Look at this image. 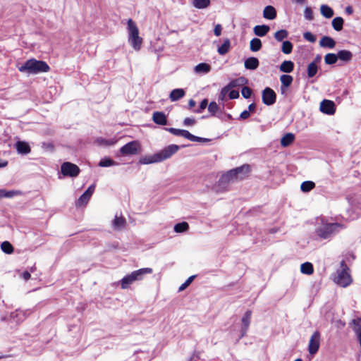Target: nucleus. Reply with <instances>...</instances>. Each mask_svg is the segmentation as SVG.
Instances as JSON below:
<instances>
[{"label":"nucleus","instance_id":"nucleus-1","mask_svg":"<svg viewBox=\"0 0 361 361\" xmlns=\"http://www.w3.org/2000/svg\"><path fill=\"white\" fill-rule=\"evenodd\" d=\"M343 228L338 223L329 221L327 219L321 217L316 221L315 234L322 240H327L332 238Z\"/></svg>","mask_w":361,"mask_h":361},{"label":"nucleus","instance_id":"nucleus-2","mask_svg":"<svg viewBox=\"0 0 361 361\" xmlns=\"http://www.w3.org/2000/svg\"><path fill=\"white\" fill-rule=\"evenodd\" d=\"M20 72L28 74H37L39 73H46L49 71L47 63L42 61H37L32 59L27 60L23 65L18 68Z\"/></svg>","mask_w":361,"mask_h":361},{"label":"nucleus","instance_id":"nucleus-3","mask_svg":"<svg viewBox=\"0 0 361 361\" xmlns=\"http://www.w3.org/2000/svg\"><path fill=\"white\" fill-rule=\"evenodd\" d=\"M128 42L135 50H140L142 46V39L139 36L138 27L132 19L128 20Z\"/></svg>","mask_w":361,"mask_h":361},{"label":"nucleus","instance_id":"nucleus-4","mask_svg":"<svg viewBox=\"0 0 361 361\" xmlns=\"http://www.w3.org/2000/svg\"><path fill=\"white\" fill-rule=\"evenodd\" d=\"M334 281L343 288L348 286L353 281L349 269L343 261L341 263V269L336 271Z\"/></svg>","mask_w":361,"mask_h":361},{"label":"nucleus","instance_id":"nucleus-5","mask_svg":"<svg viewBox=\"0 0 361 361\" xmlns=\"http://www.w3.org/2000/svg\"><path fill=\"white\" fill-rule=\"evenodd\" d=\"M180 147L177 145L172 144L168 145L167 147L156 153L157 157L159 159L158 161H159V162H162L164 160L171 158L178 151Z\"/></svg>","mask_w":361,"mask_h":361},{"label":"nucleus","instance_id":"nucleus-6","mask_svg":"<svg viewBox=\"0 0 361 361\" xmlns=\"http://www.w3.org/2000/svg\"><path fill=\"white\" fill-rule=\"evenodd\" d=\"M140 145L137 141H132L120 149V153L123 156L133 155L139 153Z\"/></svg>","mask_w":361,"mask_h":361},{"label":"nucleus","instance_id":"nucleus-7","mask_svg":"<svg viewBox=\"0 0 361 361\" xmlns=\"http://www.w3.org/2000/svg\"><path fill=\"white\" fill-rule=\"evenodd\" d=\"M61 171L65 176L75 177L80 173L79 167L71 162H64L61 166Z\"/></svg>","mask_w":361,"mask_h":361},{"label":"nucleus","instance_id":"nucleus-8","mask_svg":"<svg viewBox=\"0 0 361 361\" xmlns=\"http://www.w3.org/2000/svg\"><path fill=\"white\" fill-rule=\"evenodd\" d=\"M247 82V80L245 77H243V76L231 80L225 87H224L222 89L221 92L220 99L221 100H223L226 93L228 90H230L234 87L243 86Z\"/></svg>","mask_w":361,"mask_h":361},{"label":"nucleus","instance_id":"nucleus-9","mask_svg":"<svg viewBox=\"0 0 361 361\" xmlns=\"http://www.w3.org/2000/svg\"><path fill=\"white\" fill-rule=\"evenodd\" d=\"M320 345V333L318 331L312 335L308 345V351L311 355L317 353Z\"/></svg>","mask_w":361,"mask_h":361},{"label":"nucleus","instance_id":"nucleus-10","mask_svg":"<svg viewBox=\"0 0 361 361\" xmlns=\"http://www.w3.org/2000/svg\"><path fill=\"white\" fill-rule=\"evenodd\" d=\"M262 102L264 104L270 106L276 102V94L270 87H266L262 94Z\"/></svg>","mask_w":361,"mask_h":361},{"label":"nucleus","instance_id":"nucleus-11","mask_svg":"<svg viewBox=\"0 0 361 361\" xmlns=\"http://www.w3.org/2000/svg\"><path fill=\"white\" fill-rule=\"evenodd\" d=\"M251 315H252L251 311L247 310L245 313V314L243 315V317L242 318V320H241L242 326H241V329H240V338H242L243 337H244L247 334V331L249 329L250 322H251Z\"/></svg>","mask_w":361,"mask_h":361},{"label":"nucleus","instance_id":"nucleus-12","mask_svg":"<svg viewBox=\"0 0 361 361\" xmlns=\"http://www.w3.org/2000/svg\"><path fill=\"white\" fill-rule=\"evenodd\" d=\"M335 110V104L331 100L324 99L320 104V111L326 114L332 115Z\"/></svg>","mask_w":361,"mask_h":361},{"label":"nucleus","instance_id":"nucleus-13","mask_svg":"<svg viewBox=\"0 0 361 361\" xmlns=\"http://www.w3.org/2000/svg\"><path fill=\"white\" fill-rule=\"evenodd\" d=\"M94 190V185H90L87 188V190L78 200V201L76 202L77 206L80 207V206L85 205L88 202L92 195L93 194Z\"/></svg>","mask_w":361,"mask_h":361},{"label":"nucleus","instance_id":"nucleus-14","mask_svg":"<svg viewBox=\"0 0 361 361\" xmlns=\"http://www.w3.org/2000/svg\"><path fill=\"white\" fill-rule=\"evenodd\" d=\"M235 179L242 180L245 178L250 172V166L248 164L243 165L240 167H237L233 169Z\"/></svg>","mask_w":361,"mask_h":361},{"label":"nucleus","instance_id":"nucleus-15","mask_svg":"<svg viewBox=\"0 0 361 361\" xmlns=\"http://www.w3.org/2000/svg\"><path fill=\"white\" fill-rule=\"evenodd\" d=\"M135 281H137L136 277L134 275L133 272H131L130 274L126 275L123 277L120 283L122 289H127L129 286L133 283Z\"/></svg>","mask_w":361,"mask_h":361},{"label":"nucleus","instance_id":"nucleus-16","mask_svg":"<svg viewBox=\"0 0 361 361\" xmlns=\"http://www.w3.org/2000/svg\"><path fill=\"white\" fill-rule=\"evenodd\" d=\"M350 326L356 334L361 346V319L359 318L353 319L350 323Z\"/></svg>","mask_w":361,"mask_h":361},{"label":"nucleus","instance_id":"nucleus-17","mask_svg":"<svg viewBox=\"0 0 361 361\" xmlns=\"http://www.w3.org/2000/svg\"><path fill=\"white\" fill-rule=\"evenodd\" d=\"M26 317V313L22 310H16L11 314V319L13 322L18 324L23 322Z\"/></svg>","mask_w":361,"mask_h":361},{"label":"nucleus","instance_id":"nucleus-18","mask_svg":"<svg viewBox=\"0 0 361 361\" xmlns=\"http://www.w3.org/2000/svg\"><path fill=\"white\" fill-rule=\"evenodd\" d=\"M319 45L322 47L333 49L336 46V42L333 38L330 37L324 36L319 41Z\"/></svg>","mask_w":361,"mask_h":361},{"label":"nucleus","instance_id":"nucleus-19","mask_svg":"<svg viewBox=\"0 0 361 361\" xmlns=\"http://www.w3.org/2000/svg\"><path fill=\"white\" fill-rule=\"evenodd\" d=\"M158 159H159L157 157V154L155 153L154 154L142 157L139 160V163L140 164H151L154 163H159V161H158Z\"/></svg>","mask_w":361,"mask_h":361},{"label":"nucleus","instance_id":"nucleus-20","mask_svg":"<svg viewBox=\"0 0 361 361\" xmlns=\"http://www.w3.org/2000/svg\"><path fill=\"white\" fill-rule=\"evenodd\" d=\"M263 17L268 20H274L276 17V11L272 6H267L263 11Z\"/></svg>","mask_w":361,"mask_h":361},{"label":"nucleus","instance_id":"nucleus-21","mask_svg":"<svg viewBox=\"0 0 361 361\" xmlns=\"http://www.w3.org/2000/svg\"><path fill=\"white\" fill-rule=\"evenodd\" d=\"M235 180H237V179H235V176L234 175L233 169H231L226 173L221 176L219 179V183L226 184Z\"/></svg>","mask_w":361,"mask_h":361},{"label":"nucleus","instance_id":"nucleus-22","mask_svg":"<svg viewBox=\"0 0 361 361\" xmlns=\"http://www.w3.org/2000/svg\"><path fill=\"white\" fill-rule=\"evenodd\" d=\"M153 121L159 125H166L167 120L165 114L163 112L156 111L152 116Z\"/></svg>","mask_w":361,"mask_h":361},{"label":"nucleus","instance_id":"nucleus-23","mask_svg":"<svg viewBox=\"0 0 361 361\" xmlns=\"http://www.w3.org/2000/svg\"><path fill=\"white\" fill-rule=\"evenodd\" d=\"M280 80L282 84L281 87V92L283 94L286 91V88L291 85L293 82V77L289 75H282L280 77Z\"/></svg>","mask_w":361,"mask_h":361},{"label":"nucleus","instance_id":"nucleus-24","mask_svg":"<svg viewBox=\"0 0 361 361\" xmlns=\"http://www.w3.org/2000/svg\"><path fill=\"white\" fill-rule=\"evenodd\" d=\"M16 147L19 154H26L30 152V147L25 142L18 141L16 143Z\"/></svg>","mask_w":361,"mask_h":361},{"label":"nucleus","instance_id":"nucleus-25","mask_svg":"<svg viewBox=\"0 0 361 361\" xmlns=\"http://www.w3.org/2000/svg\"><path fill=\"white\" fill-rule=\"evenodd\" d=\"M211 71V66L208 63H201L194 68V71L197 74H207Z\"/></svg>","mask_w":361,"mask_h":361},{"label":"nucleus","instance_id":"nucleus-26","mask_svg":"<svg viewBox=\"0 0 361 361\" xmlns=\"http://www.w3.org/2000/svg\"><path fill=\"white\" fill-rule=\"evenodd\" d=\"M244 64L246 69L255 70L259 66V60L255 57H250L245 61Z\"/></svg>","mask_w":361,"mask_h":361},{"label":"nucleus","instance_id":"nucleus-27","mask_svg":"<svg viewBox=\"0 0 361 361\" xmlns=\"http://www.w3.org/2000/svg\"><path fill=\"white\" fill-rule=\"evenodd\" d=\"M136 277L137 281H141L143 279L145 275L150 274L153 272L152 268H142L136 271H133Z\"/></svg>","mask_w":361,"mask_h":361},{"label":"nucleus","instance_id":"nucleus-28","mask_svg":"<svg viewBox=\"0 0 361 361\" xmlns=\"http://www.w3.org/2000/svg\"><path fill=\"white\" fill-rule=\"evenodd\" d=\"M270 27L266 25H256L253 30L254 33L258 37L265 36L269 31Z\"/></svg>","mask_w":361,"mask_h":361},{"label":"nucleus","instance_id":"nucleus-29","mask_svg":"<svg viewBox=\"0 0 361 361\" xmlns=\"http://www.w3.org/2000/svg\"><path fill=\"white\" fill-rule=\"evenodd\" d=\"M337 57L344 62H349L352 60L353 54L348 50H341L337 53Z\"/></svg>","mask_w":361,"mask_h":361},{"label":"nucleus","instance_id":"nucleus-30","mask_svg":"<svg viewBox=\"0 0 361 361\" xmlns=\"http://www.w3.org/2000/svg\"><path fill=\"white\" fill-rule=\"evenodd\" d=\"M185 95V91L183 89H175L170 93L169 98L172 102L177 101Z\"/></svg>","mask_w":361,"mask_h":361},{"label":"nucleus","instance_id":"nucleus-31","mask_svg":"<svg viewBox=\"0 0 361 361\" xmlns=\"http://www.w3.org/2000/svg\"><path fill=\"white\" fill-rule=\"evenodd\" d=\"M182 137L187 138L189 140L192 141V142H205V141L208 140L206 138H202V137L195 136V135L191 134L189 131H188L186 130H183Z\"/></svg>","mask_w":361,"mask_h":361},{"label":"nucleus","instance_id":"nucleus-32","mask_svg":"<svg viewBox=\"0 0 361 361\" xmlns=\"http://www.w3.org/2000/svg\"><path fill=\"white\" fill-rule=\"evenodd\" d=\"M294 139H295V135L293 133H286L281 139V146L286 147L289 146L294 141Z\"/></svg>","mask_w":361,"mask_h":361},{"label":"nucleus","instance_id":"nucleus-33","mask_svg":"<svg viewBox=\"0 0 361 361\" xmlns=\"http://www.w3.org/2000/svg\"><path fill=\"white\" fill-rule=\"evenodd\" d=\"M126 221L123 216H115L113 221V226L116 230H120L125 227Z\"/></svg>","mask_w":361,"mask_h":361},{"label":"nucleus","instance_id":"nucleus-34","mask_svg":"<svg viewBox=\"0 0 361 361\" xmlns=\"http://www.w3.org/2000/svg\"><path fill=\"white\" fill-rule=\"evenodd\" d=\"M320 13L326 18H331L334 16L333 9L326 4H322L320 6Z\"/></svg>","mask_w":361,"mask_h":361},{"label":"nucleus","instance_id":"nucleus-35","mask_svg":"<svg viewBox=\"0 0 361 361\" xmlns=\"http://www.w3.org/2000/svg\"><path fill=\"white\" fill-rule=\"evenodd\" d=\"M293 68L294 63L291 61H284L280 66V71L284 73H290Z\"/></svg>","mask_w":361,"mask_h":361},{"label":"nucleus","instance_id":"nucleus-36","mask_svg":"<svg viewBox=\"0 0 361 361\" xmlns=\"http://www.w3.org/2000/svg\"><path fill=\"white\" fill-rule=\"evenodd\" d=\"M192 5L198 9H204L210 5V0H192Z\"/></svg>","mask_w":361,"mask_h":361},{"label":"nucleus","instance_id":"nucleus-37","mask_svg":"<svg viewBox=\"0 0 361 361\" xmlns=\"http://www.w3.org/2000/svg\"><path fill=\"white\" fill-rule=\"evenodd\" d=\"M21 192L18 190H6L4 189L0 190V199L2 197L11 198L14 196L20 195Z\"/></svg>","mask_w":361,"mask_h":361},{"label":"nucleus","instance_id":"nucleus-38","mask_svg":"<svg viewBox=\"0 0 361 361\" xmlns=\"http://www.w3.org/2000/svg\"><path fill=\"white\" fill-rule=\"evenodd\" d=\"M231 47V42L228 39H226L224 43L218 48V53L220 55H225L228 52Z\"/></svg>","mask_w":361,"mask_h":361},{"label":"nucleus","instance_id":"nucleus-39","mask_svg":"<svg viewBox=\"0 0 361 361\" xmlns=\"http://www.w3.org/2000/svg\"><path fill=\"white\" fill-rule=\"evenodd\" d=\"M300 271L307 275H310L313 273V265L310 262H305L300 266Z\"/></svg>","mask_w":361,"mask_h":361},{"label":"nucleus","instance_id":"nucleus-40","mask_svg":"<svg viewBox=\"0 0 361 361\" xmlns=\"http://www.w3.org/2000/svg\"><path fill=\"white\" fill-rule=\"evenodd\" d=\"M262 48V42L258 38H253L250 42V49L252 51H257Z\"/></svg>","mask_w":361,"mask_h":361},{"label":"nucleus","instance_id":"nucleus-41","mask_svg":"<svg viewBox=\"0 0 361 361\" xmlns=\"http://www.w3.org/2000/svg\"><path fill=\"white\" fill-rule=\"evenodd\" d=\"M343 19L341 17H336L332 20V26L336 31H341L343 29Z\"/></svg>","mask_w":361,"mask_h":361},{"label":"nucleus","instance_id":"nucleus-42","mask_svg":"<svg viewBox=\"0 0 361 361\" xmlns=\"http://www.w3.org/2000/svg\"><path fill=\"white\" fill-rule=\"evenodd\" d=\"M338 61L337 54L329 53L324 56V62L327 65H333Z\"/></svg>","mask_w":361,"mask_h":361},{"label":"nucleus","instance_id":"nucleus-43","mask_svg":"<svg viewBox=\"0 0 361 361\" xmlns=\"http://www.w3.org/2000/svg\"><path fill=\"white\" fill-rule=\"evenodd\" d=\"M318 67L315 62L310 63L307 66V75L309 78L314 77L317 73Z\"/></svg>","mask_w":361,"mask_h":361},{"label":"nucleus","instance_id":"nucleus-44","mask_svg":"<svg viewBox=\"0 0 361 361\" xmlns=\"http://www.w3.org/2000/svg\"><path fill=\"white\" fill-rule=\"evenodd\" d=\"M315 187V183L312 181H304L300 185V189L302 192H310Z\"/></svg>","mask_w":361,"mask_h":361},{"label":"nucleus","instance_id":"nucleus-45","mask_svg":"<svg viewBox=\"0 0 361 361\" xmlns=\"http://www.w3.org/2000/svg\"><path fill=\"white\" fill-rule=\"evenodd\" d=\"M288 35V32L286 30H280L274 33V38L279 41L281 42L284 39L287 38Z\"/></svg>","mask_w":361,"mask_h":361},{"label":"nucleus","instance_id":"nucleus-46","mask_svg":"<svg viewBox=\"0 0 361 361\" xmlns=\"http://www.w3.org/2000/svg\"><path fill=\"white\" fill-rule=\"evenodd\" d=\"M189 228V225L187 222H181L175 225L174 231L176 233H182L186 231Z\"/></svg>","mask_w":361,"mask_h":361},{"label":"nucleus","instance_id":"nucleus-47","mask_svg":"<svg viewBox=\"0 0 361 361\" xmlns=\"http://www.w3.org/2000/svg\"><path fill=\"white\" fill-rule=\"evenodd\" d=\"M118 164L109 158H104L100 160L99 166L101 167H108L111 166H116Z\"/></svg>","mask_w":361,"mask_h":361},{"label":"nucleus","instance_id":"nucleus-48","mask_svg":"<svg viewBox=\"0 0 361 361\" xmlns=\"http://www.w3.org/2000/svg\"><path fill=\"white\" fill-rule=\"evenodd\" d=\"M1 248L2 251L6 254H11L13 252L12 245L8 241L3 242L1 245Z\"/></svg>","mask_w":361,"mask_h":361},{"label":"nucleus","instance_id":"nucleus-49","mask_svg":"<svg viewBox=\"0 0 361 361\" xmlns=\"http://www.w3.org/2000/svg\"><path fill=\"white\" fill-rule=\"evenodd\" d=\"M293 50V44L289 41H284L282 44L281 51L286 54L291 53Z\"/></svg>","mask_w":361,"mask_h":361},{"label":"nucleus","instance_id":"nucleus-50","mask_svg":"<svg viewBox=\"0 0 361 361\" xmlns=\"http://www.w3.org/2000/svg\"><path fill=\"white\" fill-rule=\"evenodd\" d=\"M195 276H190L178 288V291H183L185 290L194 280Z\"/></svg>","mask_w":361,"mask_h":361},{"label":"nucleus","instance_id":"nucleus-51","mask_svg":"<svg viewBox=\"0 0 361 361\" xmlns=\"http://www.w3.org/2000/svg\"><path fill=\"white\" fill-rule=\"evenodd\" d=\"M219 109V106L215 102H212L208 106V110L212 115H214Z\"/></svg>","mask_w":361,"mask_h":361},{"label":"nucleus","instance_id":"nucleus-52","mask_svg":"<svg viewBox=\"0 0 361 361\" xmlns=\"http://www.w3.org/2000/svg\"><path fill=\"white\" fill-rule=\"evenodd\" d=\"M241 93L244 98L248 99L252 95V91L249 87L245 86L242 88Z\"/></svg>","mask_w":361,"mask_h":361},{"label":"nucleus","instance_id":"nucleus-53","mask_svg":"<svg viewBox=\"0 0 361 361\" xmlns=\"http://www.w3.org/2000/svg\"><path fill=\"white\" fill-rule=\"evenodd\" d=\"M303 37L305 40L314 43L316 42V37L310 32H306L303 34Z\"/></svg>","mask_w":361,"mask_h":361},{"label":"nucleus","instance_id":"nucleus-54","mask_svg":"<svg viewBox=\"0 0 361 361\" xmlns=\"http://www.w3.org/2000/svg\"><path fill=\"white\" fill-rule=\"evenodd\" d=\"M97 142L99 145H113L116 143V141L113 140H104L102 138H98Z\"/></svg>","mask_w":361,"mask_h":361},{"label":"nucleus","instance_id":"nucleus-55","mask_svg":"<svg viewBox=\"0 0 361 361\" xmlns=\"http://www.w3.org/2000/svg\"><path fill=\"white\" fill-rule=\"evenodd\" d=\"M304 16H305V19H307L308 20H313V18H314L313 12L310 7L305 8V9L304 11Z\"/></svg>","mask_w":361,"mask_h":361},{"label":"nucleus","instance_id":"nucleus-56","mask_svg":"<svg viewBox=\"0 0 361 361\" xmlns=\"http://www.w3.org/2000/svg\"><path fill=\"white\" fill-rule=\"evenodd\" d=\"M207 105L208 100L207 99H204L201 102L199 108L197 110H195L194 111L198 114L202 113V111L207 106Z\"/></svg>","mask_w":361,"mask_h":361},{"label":"nucleus","instance_id":"nucleus-57","mask_svg":"<svg viewBox=\"0 0 361 361\" xmlns=\"http://www.w3.org/2000/svg\"><path fill=\"white\" fill-rule=\"evenodd\" d=\"M166 130H168L169 132H170L171 133H172L174 135L181 136V137H182V134L183 132V130H182V129H176V128H166Z\"/></svg>","mask_w":361,"mask_h":361},{"label":"nucleus","instance_id":"nucleus-58","mask_svg":"<svg viewBox=\"0 0 361 361\" xmlns=\"http://www.w3.org/2000/svg\"><path fill=\"white\" fill-rule=\"evenodd\" d=\"M222 31V27L220 24H217L215 25L214 29V33L216 37H219L221 35Z\"/></svg>","mask_w":361,"mask_h":361},{"label":"nucleus","instance_id":"nucleus-59","mask_svg":"<svg viewBox=\"0 0 361 361\" xmlns=\"http://www.w3.org/2000/svg\"><path fill=\"white\" fill-rule=\"evenodd\" d=\"M195 123V120L192 118H185L183 121V124L186 126H192Z\"/></svg>","mask_w":361,"mask_h":361},{"label":"nucleus","instance_id":"nucleus-60","mask_svg":"<svg viewBox=\"0 0 361 361\" xmlns=\"http://www.w3.org/2000/svg\"><path fill=\"white\" fill-rule=\"evenodd\" d=\"M228 97L231 99H238L239 97V92L237 90H231L229 92Z\"/></svg>","mask_w":361,"mask_h":361},{"label":"nucleus","instance_id":"nucleus-61","mask_svg":"<svg viewBox=\"0 0 361 361\" xmlns=\"http://www.w3.org/2000/svg\"><path fill=\"white\" fill-rule=\"evenodd\" d=\"M250 113L249 112V111L247 110H245L243 111L240 115V119H243V120H245V119H247L250 117Z\"/></svg>","mask_w":361,"mask_h":361},{"label":"nucleus","instance_id":"nucleus-62","mask_svg":"<svg viewBox=\"0 0 361 361\" xmlns=\"http://www.w3.org/2000/svg\"><path fill=\"white\" fill-rule=\"evenodd\" d=\"M30 277H31L30 273L27 271H25L22 274V278L25 281H28L30 279Z\"/></svg>","mask_w":361,"mask_h":361},{"label":"nucleus","instance_id":"nucleus-63","mask_svg":"<svg viewBox=\"0 0 361 361\" xmlns=\"http://www.w3.org/2000/svg\"><path fill=\"white\" fill-rule=\"evenodd\" d=\"M345 11L348 15H351L353 13V9L352 6H348L345 8Z\"/></svg>","mask_w":361,"mask_h":361},{"label":"nucleus","instance_id":"nucleus-64","mask_svg":"<svg viewBox=\"0 0 361 361\" xmlns=\"http://www.w3.org/2000/svg\"><path fill=\"white\" fill-rule=\"evenodd\" d=\"M255 108H256V106L254 103L252 104H250L249 106H248V110L249 112H253L255 110Z\"/></svg>","mask_w":361,"mask_h":361}]
</instances>
